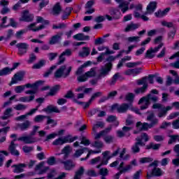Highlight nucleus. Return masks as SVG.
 Returning <instances> with one entry per match:
<instances>
[{"instance_id":"f257e3e1","label":"nucleus","mask_w":179,"mask_h":179,"mask_svg":"<svg viewBox=\"0 0 179 179\" xmlns=\"http://www.w3.org/2000/svg\"><path fill=\"white\" fill-rule=\"evenodd\" d=\"M72 71V66H67L66 65L61 66L57 71L54 73L55 79H64L68 78L71 75Z\"/></svg>"},{"instance_id":"f03ea898","label":"nucleus","mask_w":179,"mask_h":179,"mask_svg":"<svg viewBox=\"0 0 179 179\" xmlns=\"http://www.w3.org/2000/svg\"><path fill=\"white\" fill-rule=\"evenodd\" d=\"M103 158L101 159V157H97L90 160V164H98L96 166V169H100L101 166H106L108 164V160H110V157H108V155H110V151H105L102 153Z\"/></svg>"},{"instance_id":"7ed1b4c3","label":"nucleus","mask_w":179,"mask_h":179,"mask_svg":"<svg viewBox=\"0 0 179 179\" xmlns=\"http://www.w3.org/2000/svg\"><path fill=\"white\" fill-rule=\"evenodd\" d=\"M130 108L132 111H134V113H136V114L139 113V110L136 108H133L132 104H128V103H122L121 105L115 104L113 105L111 107V111H117V113H127L128 111V109Z\"/></svg>"},{"instance_id":"20e7f679","label":"nucleus","mask_w":179,"mask_h":179,"mask_svg":"<svg viewBox=\"0 0 179 179\" xmlns=\"http://www.w3.org/2000/svg\"><path fill=\"white\" fill-rule=\"evenodd\" d=\"M112 66L113 64L111 63H108L106 64L105 66L101 67V69L99 70V73L96 76V80H91L92 85H96L98 80L103 79V78H106V76H107V75L110 73V71H111Z\"/></svg>"},{"instance_id":"39448f33","label":"nucleus","mask_w":179,"mask_h":179,"mask_svg":"<svg viewBox=\"0 0 179 179\" xmlns=\"http://www.w3.org/2000/svg\"><path fill=\"white\" fill-rule=\"evenodd\" d=\"M157 161H154L151 164L148 166L147 171V179H150L153 176H162L163 173L160 169L157 167Z\"/></svg>"},{"instance_id":"423d86ee","label":"nucleus","mask_w":179,"mask_h":179,"mask_svg":"<svg viewBox=\"0 0 179 179\" xmlns=\"http://www.w3.org/2000/svg\"><path fill=\"white\" fill-rule=\"evenodd\" d=\"M150 100H152V101H157V100H159V98L152 94H148L147 96L142 97L139 100L138 104L144 105L141 106V108L142 110H146V108L149 107V104H150Z\"/></svg>"},{"instance_id":"0eeeda50","label":"nucleus","mask_w":179,"mask_h":179,"mask_svg":"<svg viewBox=\"0 0 179 179\" xmlns=\"http://www.w3.org/2000/svg\"><path fill=\"white\" fill-rule=\"evenodd\" d=\"M147 121H150V124L146 122L143 123V131H148V129H150V128H153L155 125L159 124V119L155 117V113H151L147 117Z\"/></svg>"},{"instance_id":"6e6552de","label":"nucleus","mask_w":179,"mask_h":179,"mask_svg":"<svg viewBox=\"0 0 179 179\" xmlns=\"http://www.w3.org/2000/svg\"><path fill=\"white\" fill-rule=\"evenodd\" d=\"M78 139V136L72 137L71 136H66L64 137H59L52 142V145L58 146L59 145H64V143H71Z\"/></svg>"},{"instance_id":"1a4fd4ad","label":"nucleus","mask_w":179,"mask_h":179,"mask_svg":"<svg viewBox=\"0 0 179 179\" xmlns=\"http://www.w3.org/2000/svg\"><path fill=\"white\" fill-rule=\"evenodd\" d=\"M10 138L14 139L13 141H11L10 146L8 147V150L10 152L11 155L13 156H19L20 153H19V151L16 150V146H17V144H15V141H16V138H17V135L13 134L10 135Z\"/></svg>"},{"instance_id":"9d476101","label":"nucleus","mask_w":179,"mask_h":179,"mask_svg":"<svg viewBox=\"0 0 179 179\" xmlns=\"http://www.w3.org/2000/svg\"><path fill=\"white\" fill-rule=\"evenodd\" d=\"M163 47V43H161L157 47L150 48L148 50H147L145 53V58H148L149 59H152V58H155L156 52H159L160 50V48Z\"/></svg>"},{"instance_id":"9b49d317","label":"nucleus","mask_w":179,"mask_h":179,"mask_svg":"<svg viewBox=\"0 0 179 179\" xmlns=\"http://www.w3.org/2000/svg\"><path fill=\"white\" fill-rule=\"evenodd\" d=\"M17 48H18V55L20 57L24 55L27 53V50H29V44L26 43H20L16 45Z\"/></svg>"},{"instance_id":"f8f14e48","label":"nucleus","mask_w":179,"mask_h":179,"mask_svg":"<svg viewBox=\"0 0 179 179\" xmlns=\"http://www.w3.org/2000/svg\"><path fill=\"white\" fill-rule=\"evenodd\" d=\"M34 19V15L31 14L29 10H24L21 14V17H20V22H33Z\"/></svg>"},{"instance_id":"ddd939ff","label":"nucleus","mask_w":179,"mask_h":179,"mask_svg":"<svg viewBox=\"0 0 179 179\" xmlns=\"http://www.w3.org/2000/svg\"><path fill=\"white\" fill-rule=\"evenodd\" d=\"M136 141V142L131 147V152L133 153H139V152H141V148H139V146H145V143H143L142 139H141L139 137H137Z\"/></svg>"},{"instance_id":"4468645a","label":"nucleus","mask_w":179,"mask_h":179,"mask_svg":"<svg viewBox=\"0 0 179 179\" xmlns=\"http://www.w3.org/2000/svg\"><path fill=\"white\" fill-rule=\"evenodd\" d=\"M17 141H21V142H24L25 143L30 145L31 143H36V142H37V138L30 136H24L19 137Z\"/></svg>"},{"instance_id":"2eb2a0df","label":"nucleus","mask_w":179,"mask_h":179,"mask_svg":"<svg viewBox=\"0 0 179 179\" xmlns=\"http://www.w3.org/2000/svg\"><path fill=\"white\" fill-rule=\"evenodd\" d=\"M45 163L44 162H42L41 163H39L38 165H36L35 170L36 171H38V174H44L45 173H47V171H48V166H45L44 167V164Z\"/></svg>"},{"instance_id":"dca6fc26","label":"nucleus","mask_w":179,"mask_h":179,"mask_svg":"<svg viewBox=\"0 0 179 179\" xmlns=\"http://www.w3.org/2000/svg\"><path fill=\"white\" fill-rule=\"evenodd\" d=\"M156 8H157V2L151 1L147 6V12L145 13V15L153 13L156 10Z\"/></svg>"},{"instance_id":"f3484780","label":"nucleus","mask_w":179,"mask_h":179,"mask_svg":"<svg viewBox=\"0 0 179 179\" xmlns=\"http://www.w3.org/2000/svg\"><path fill=\"white\" fill-rule=\"evenodd\" d=\"M141 72H142V69L141 68H138V69H127L124 73L127 76H131L132 75V76H136V75H139V73H141Z\"/></svg>"},{"instance_id":"a211bd4d","label":"nucleus","mask_w":179,"mask_h":179,"mask_svg":"<svg viewBox=\"0 0 179 179\" xmlns=\"http://www.w3.org/2000/svg\"><path fill=\"white\" fill-rule=\"evenodd\" d=\"M11 167L12 169H13V173H16L19 174V173H23V169L26 167V164H14Z\"/></svg>"},{"instance_id":"6ab92c4d","label":"nucleus","mask_w":179,"mask_h":179,"mask_svg":"<svg viewBox=\"0 0 179 179\" xmlns=\"http://www.w3.org/2000/svg\"><path fill=\"white\" fill-rule=\"evenodd\" d=\"M24 76V73H23V72L17 73L12 78L11 83H17L20 82V80H23Z\"/></svg>"},{"instance_id":"aec40b11","label":"nucleus","mask_w":179,"mask_h":179,"mask_svg":"<svg viewBox=\"0 0 179 179\" xmlns=\"http://www.w3.org/2000/svg\"><path fill=\"white\" fill-rule=\"evenodd\" d=\"M13 111V108H7L3 113V115L1 116L0 118L1 120H8V118H10V117H13V115H12Z\"/></svg>"},{"instance_id":"412c9836","label":"nucleus","mask_w":179,"mask_h":179,"mask_svg":"<svg viewBox=\"0 0 179 179\" xmlns=\"http://www.w3.org/2000/svg\"><path fill=\"white\" fill-rule=\"evenodd\" d=\"M30 125H31V122H30L29 120H26L23 123L18 124L17 128H19L21 131H27V129L30 128Z\"/></svg>"},{"instance_id":"4be33fe9","label":"nucleus","mask_w":179,"mask_h":179,"mask_svg":"<svg viewBox=\"0 0 179 179\" xmlns=\"http://www.w3.org/2000/svg\"><path fill=\"white\" fill-rule=\"evenodd\" d=\"M37 24L36 22L32 23L27 27L28 30H31L32 31H40L44 29V25H40L39 27H36Z\"/></svg>"},{"instance_id":"5701e85b","label":"nucleus","mask_w":179,"mask_h":179,"mask_svg":"<svg viewBox=\"0 0 179 179\" xmlns=\"http://www.w3.org/2000/svg\"><path fill=\"white\" fill-rule=\"evenodd\" d=\"M119 8L122 10V13H125L127 10H129V2L122 1L120 3Z\"/></svg>"},{"instance_id":"b1692460","label":"nucleus","mask_w":179,"mask_h":179,"mask_svg":"<svg viewBox=\"0 0 179 179\" xmlns=\"http://www.w3.org/2000/svg\"><path fill=\"white\" fill-rule=\"evenodd\" d=\"M61 37H62V34H57L55 36H53L50 41H49V44H51L52 45L54 44H57V43H58V41H59L61 40Z\"/></svg>"},{"instance_id":"393cba45","label":"nucleus","mask_w":179,"mask_h":179,"mask_svg":"<svg viewBox=\"0 0 179 179\" xmlns=\"http://www.w3.org/2000/svg\"><path fill=\"white\" fill-rule=\"evenodd\" d=\"M62 163L64 165L65 170H72V169H73L75 166H76L74 162L70 160L62 162Z\"/></svg>"},{"instance_id":"a878e982","label":"nucleus","mask_w":179,"mask_h":179,"mask_svg":"<svg viewBox=\"0 0 179 179\" xmlns=\"http://www.w3.org/2000/svg\"><path fill=\"white\" fill-rule=\"evenodd\" d=\"M73 38H74V40H78V41L89 40V38H90L89 36H85V34H78L76 35H74Z\"/></svg>"},{"instance_id":"bb28decb","label":"nucleus","mask_w":179,"mask_h":179,"mask_svg":"<svg viewBox=\"0 0 179 179\" xmlns=\"http://www.w3.org/2000/svg\"><path fill=\"white\" fill-rule=\"evenodd\" d=\"M45 111H46V113H61V110H59V109H58V107L55 106H48L45 109Z\"/></svg>"},{"instance_id":"cd10ccee","label":"nucleus","mask_w":179,"mask_h":179,"mask_svg":"<svg viewBox=\"0 0 179 179\" xmlns=\"http://www.w3.org/2000/svg\"><path fill=\"white\" fill-rule=\"evenodd\" d=\"M33 100H34V95L22 96L19 99V101H21L22 103H30V101H33Z\"/></svg>"},{"instance_id":"c85d7f7f","label":"nucleus","mask_w":179,"mask_h":179,"mask_svg":"<svg viewBox=\"0 0 179 179\" xmlns=\"http://www.w3.org/2000/svg\"><path fill=\"white\" fill-rule=\"evenodd\" d=\"M71 152H72V148L69 145H67L62 150V155H64V158L66 159Z\"/></svg>"},{"instance_id":"c756f323","label":"nucleus","mask_w":179,"mask_h":179,"mask_svg":"<svg viewBox=\"0 0 179 179\" xmlns=\"http://www.w3.org/2000/svg\"><path fill=\"white\" fill-rule=\"evenodd\" d=\"M138 27H139L138 24L131 23L127 26V27L124 29V31H132L134 30H136V29H138Z\"/></svg>"},{"instance_id":"7c9ffc66","label":"nucleus","mask_w":179,"mask_h":179,"mask_svg":"<svg viewBox=\"0 0 179 179\" xmlns=\"http://www.w3.org/2000/svg\"><path fill=\"white\" fill-rule=\"evenodd\" d=\"M111 131V128H108L103 131H100L99 133L95 134H94V138L95 139H100L103 135H105V134H108Z\"/></svg>"},{"instance_id":"2f4dec72","label":"nucleus","mask_w":179,"mask_h":179,"mask_svg":"<svg viewBox=\"0 0 179 179\" xmlns=\"http://www.w3.org/2000/svg\"><path fill=\"white\" fill-rule=\"evenodd\" d=\"M36 23H41V26L43 25L45 27V26H47V24H50V22H48V20H44V18H43V17H41V16H37Z\"/></svg>"},{"instance_id":"473e14b6","label":"nucleus","mask_w":179,"mask_h":179,"mask_svg":"<svg viewBox=\"0 0 179 179\" xmlns=\"http://www.w3.org/2000/svg\"><path fill=\"white\" fill-rule=\"evenodd\" d=\"M45 118H47V116L45 115H38L34 118V122H36V124L41 123Z\"/></svg>"},{"instance_id":"72a5a7b5","label":"nucleus","mask_w":179,"mask_h":179,"mask_svg":"<svg viewBox=\"0 0 179 179\" xmlns=\"http://www.w3.org/2000/svg\"><path fill=\"white\" fill-rule=\"evenodd\" d=\"M61 10H62L61 4L59 3H57L53 7V15H59V13H61Z\"/></svg>"},{"instance_id":"f704fd0d","label":"nucleus","mask_w":179,"mask_h":179,"mask_svg":"<svg viewBox=\"0 0 179 179\" xmlns=\"http://www.w3.org/2000/svg\"><path fill=\"white\" fill-rule=\"evenodd\" d=\"M83 173H85V168H83V166H81L76 172L74 179H80V177H82V176H83Z\"/></svg>"},{"instance_id":"c9c22d12","label":"nucleus","mask_w":179,"mask_h":179,"mask_svg":"<svg viewBox=\"0 0 179 179\" xmlns=\"http://www.w3.org/2000/svg\"><path fill=\"white\" fill-rule=\"evenodd\" d=\"M90 54V49L89 48H83L82 51L79 52L80 57H87Z\"/></svg>"},{"instance_id":"e433bc0d","label":"nucleus","mask_w":179,"mask_h":179,"mask_svg":"<svg viewBox=\"0 0 179 179\" xmlns=\"http://www.w3.org/2000/svg\"><path fill=\"white\" fill-rule=\"evenodd\" d=\"M87 150V148H83L79 150H76V152L73 154V157H80L82 155H83L84 152H86Z\"/></svg>"},{"instance_id":"4c0bfd02","label":"nucleus","mask_w":179,"mask_h":179,"mask_svg":"<svg viewBox=\"0 0 179 179\" xmlns=\"http://www.w3.org/2000/svg\"><path fill=\"white\" fill-rule=\"evenodd\" d=\"M147 89H148V85H143L142 87L135 89L134 93H136V94H141L142 93H145Z\"/></svg>"},{"instance_id":"58836bf2","label":"nucleus","mask_w":179,"mask_h":179,"mask_svg":"<svg viewBox=\"0 0 179 179\" xmlns=\"http://www.w3.org/2000/svg\"><path fill=\"white\" fill-rule=\"evenodd\" d=\"M90 65V62H87L84 64H83L76 71V75L80 76L83 73V68H86V66H89Z\"/></svg>"},{"instance_id":"ea45409f","label":"nucleus","mask_w":179,"mask_h":179,"mask_svg":"<svg viewBox=\"0 0 179 179\" xmlns=\"http://www.w3.org/2000/svg\"><path fill=\"white\" fill-rule=\"evenodd\" d=\"M13 69H10V68L5 67L3 69L0 70V76H5L6 75H9V73H11Z\"/></svg>"},{"instance_id":"a19ab883","label":"nucleus","mask_w":179,"mask_h":179,"mask_svg":"<svg viewBox=\"0 0 179 179\" xmlns=\"http://www.w3.org/2000/svg\"><path fill=\"white\" fill-rule=\"evenodd\" d=\"M38 83H40V81L33 83V84L27 83V84L24 85V86H25V88L27 87V89L38 90Z\"/></svg>"},{"instance_id":"79ce46f5","label":"nucleus","mask_w":179,"mask_h":179,"mask_svg":"<svg viewBox=\"0 0 179 179\" xmlns=\"http://www.w3.org/2000/svg\"><path fill=\"white\" fill-rule=\"evenodd\" d=\"M27 108V106L18 103L14 106V110H17V111H24Z\"/></svg>"},{"instance_id":"37998d69","label":"nucleus","mask_w":179,"mask_h":179,"mask_svg":"<svg viewBox=\"0 0 179 179\" xmlns=\"http://www.w3.org/2000/svg\"><path fill=\"white\" fill-rule=\"evenodd\" d=\"M153 162V159L151 157H142L139 159V163L141 164H145V163H150Z\"/></svg>"},{"instance_id":"c03bdc74","label":"nucleus","mask_w":179,"mask_h":179,"mask_svg":"<svg viewBox=\"0 0 179 179\" xmlns=\"http://www.w3.org/2000/svg\"><path fill=\"white\" fill-rule=\"evenodd\" d=\"M45 65V60H41L37 64L33 66L34 69H40Z\"/></svg>"},{"instance_id":"a18cd8bd","label":"nucleus","mask_w":179,"mask_h":179,"mask_svg":"<svg viewBox=\"0 0 179 179\" xmlns=\"http://www.w3.org/2000/svg\"><path fill=\"white\" fill-rule=\"evenodd\" d=\"M170 140L169 141V145H171V143H174V142H179V135H172L170 136Z\"/></svg>"},{"instance_id":"49530a36","label":"nucleus","mask_w":179,"mask_h":179,"mask_svg":"<svg viewBox=\"0 0 179 179\" xmlns=\"http://www.w3.org/2000/svg\"><path fill=\"white\" fill-rule=\"evenodd\" d=\"M59 89H60L59 85H56V86L53 87L50 90V92L48 93V95L54 96V95L57 94V92H58V90H59Z\"/></svg>"},{"instance_id":"de8ad7c7","label":"nucleus","mask_w":179,"mask_h":179,"mask_svg":"<svg viewBox=\"0 0 179 179\" xmlns=\"http://www.w3.org/2000/svg\"><path fill=\"white\" fill-rule=\"evenodd\" d=\"M110 13L113 19H118V17H120L118 16V15H120V11H118L117 9H111Z\"/></svg>"},{"instance_id":"09e8293b","label":"nucleus","mask_w":179,"mask_h":179,"mask_svg":"<svg viewBox=\"0 0 179 179\" xmlns=\"http://www.w3.org/2000/svg\"><path fill=\"white\" fill-rule=\"evenodd\" d=\"M73 101L75 103H77L78 104H82L83 107L84 108H87V107H89L90 106V104H92V101H90V99L89 100L88 102H86V103H85V102H79L77 99H74Z\"/></svg>"},{"instance_id":"8fccbe9b","label":"nucleus","mask_w":179,"mask_h":179,"mask_svg":"<svg viewBox=\"0 0 179 179\" xmlns=\"http://www.w3.org/2000/svg\"><path fill=\"white\" fill-rule=\"evenodd\" d=\"M57 69V66H52L45 73L44 77L48 78V76H50L52 72H54V70Z\"/></svg>"},{"instance_id":"3c124183","label":"nucleus","mask_w":179,"mask_h":179,"mask_svg":"<svg viewBox=\"0 0 179 179\" xmlns=\"http://www.w3.org/2000/svg\"><path fill=\"white\" fill-rule=\"evenodd\" d=\"M103 141L106 142V143H113V142H114V136L110 135L106 136L103 138Z\"/></svg>"},{"instance_id":"603ef678","label":"nucleus","mask_w":179,"mask_h":179,"mask_svg":"<svg viewBox=\"0 0 179 179\" xmlns=\"http://www.w3.org/2000/svg\"><path fill=\"white\" fill-rule=\"evenodd\" d=\"M87 78H93V76H96V69H91L90 71L85 73Z\"/></svg>"},{"instance_id":"864d4df0","label":"nucleus","mask_w":179,"mask_h":179,"mask_svg":"<svg viewBox=\"0 0 179 179\" xmlns=\"http://www.w3.org/2000/svg\"><path fill=\"white\" fill-rule=\"evenodd\" d=\"M131 170H132V165L129 164L124 166L123 169H122L120 172L122 174L124 173H128L131 171Z\"/></svg>"},{"instance_id":"5fc2aeb1","label":"nucleus","mask_w":179,"mask_h":179,"mask_svg":"<svg viewBox=\"0 0 179 179\" xmlns=\"http://www.w3.org/2000/svg\"><path fill=\"white\" fill-rule=\"evenodd\" d=\"M46 118L48 119V120H47V124L48 125H51L52 127H56V125H57V120L51 119L48 116H47Z\"/></svg>"},{"instance_id":"6e6d98bb","label":"nucleus","mask_w":179,"mask_h":179,"mask_svg":"<svg viewBox=\"0 0 179 179\" xmlns=\"http://www.w3.org/2000/svg\"><path fill=\"white\" fill-rule=\"evenodd\" d=\"M100 176L102 177H106V176H108V169L107 168H102L99 170Z\"/></svg>"},{"instance_id":"4d7b16f0","label":"nucleus","mask_w":179,"mask_h":179,"mask_svg":"<svg viewBox=\"0 0 179 179\" xmlns=\"http://www.w3.org/2000/svg\"><path fill=\"white\" fill-rule=\"evenodd\" d=\"M57 171L52 169L50 172L48 173V178H54V177H57Z\"/></svg>"},{"instance_id":"13d9d810","label":"nucleus","mask_w":179,"mask_h":179,"mask_svg":"<svg viewBox=\"0 0 179 179\" xmlns=\"http://www.w3.org/2000/svg\"><path fill=\"white\" fill-rule=\"evenodd\" d=\"M25 89V86L24 85H19V86H16L15 87V93H22Z\"/></svg>"},{"instance_id":"bf43d9fd","label":"nucleus","mask_w":179,"mask_h":179,"mask_svg":"<svg viewBox=\"0 0 179 179\" xmlns=\"http://www.w3.org/2000/svg\"><path fill=\"white\" fill-rule=\"evenodd\" d=\"M106 43V39L104 38H98L95 40V45H100L101 44H104Z\"/></svg>"},{"instance_id":"052dcab7","label":"nucleus","mask_w":179,"mask_h":179,"mask_svg":"<svg viewBox=\"0 0 179 179\" xmlns=\"http://www.w3.org/2000/svg\"><path fill=\"white\" fill-rule=\"evenodd\" d=\"M138 65H141L139 62H128L126 64V66L127 68H135V66H138Z\"/></svg>"},{"instance_id":"680f3d73","label":"nucleus","mask_w":179,"mask_h":179,"mask_svg":"<svg viewBox=\"0 0 179 179\" xmlns=\"http://www.w3.org/2000/svg\"><path fill=\"white\" fill-rule=\"evenodd\" d=\"M80 143L82 145H85V146H89V145H90V141H89V139H87L86 137L82 136Z\"/></svg>"},{"instance_id":"e2e57ef3","label":"nucleus","mask_w":179,"mask_h":179,"mask_svg":"<svg viewBox=\"0 0 179 179\" xmlns=\"http://www.w3.org/2000/svg\"><path fill=\"white\" fill-rule=\"evenodd\" d=\"M167 115V113L164 110V108L159 110L157 114V117L159 118H163V117H166Z\"/></svg>"},{"instance_id":"0e129e2a","label":"nucleus","mask_w":179,"mask_h":179,"mask_svg":"<svg viewBox=\"0 0 179 179\" xmlns=\"http://www.w3.org/2000/svg\"><path fill=\"white\" fill-rule=\"evenodd\" d=\"M58 136V134L57 133H52L46 136L45 141H50V139H55V138H57Z\"/></svg>"},{"instance_id":"69168bd1","label":"nucleus","mask_w":179,"mask_h":179,"mask_svg":"<svg viewBox=\"0 0 179 179\" xmlns=\"http://www.w3.org/2000/svg\"><path fill=\"white\" fill-rule=\"evenodd\" d=\"M88 78L87 76H86V73L83 75V76H79L77 78V80H78V82H86V80H87Z\"/></svg>"},{"instance_id":"338daca9","label":"nucleus","mask_w":179,"mask_h":179,"mask_svg":"<svg viewBox=\"0 0 179 179\" xmlns=\"http://www.w3.org/2000/svg\"><path fill=\"white\" fill-rule=\"evenodd\" d=\"M161 24H162V26H164L165 27H169V28L174 27V24L173 22L162 21Z\"/></svg>"},{"instance_id":"774afa93","label":"nucleus","mask_w":179,"mask_h":179,"mask_svg":"<svg viewBox=\"0 0 179 179\" xmlns=\"http://www.w3.org/2000/svg\"><path fill=\"white\" fill-rule=\"evenodd\" d=\"M178 115H179V112L172 113L167 117V120H174V118H177Z\"/></svg>"}]
</instances>
